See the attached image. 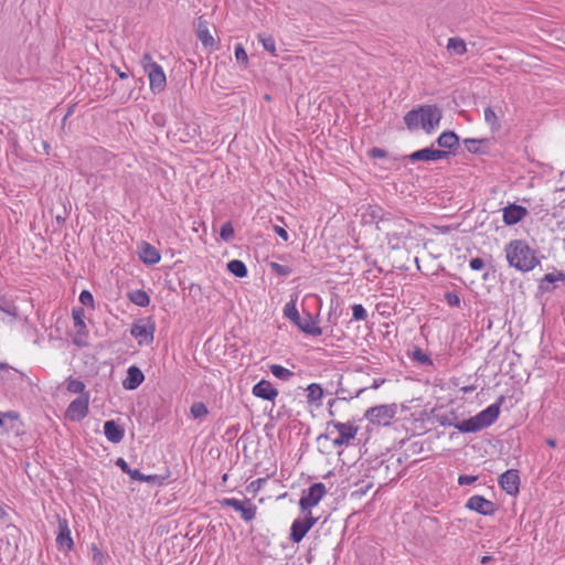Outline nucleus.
<instances>
[{"label": "nucleus", "instance_id": "46", "mask_svg": "<svg viewBox=\"0 0 565 565\" xmlns=\"http://www.w3.org/2000/svg\"><path fill=\"white\" fill-rule=\"evenodd\" d=\"M480 141L476 139H466L465 146L468 149L469 152L476 153L478 151V143Z\"/></svg>", "mask_w": 565, "mask_h": 565}, {"label": "nucleus", "instance_id": "33", "mask_svg": "<svg viewBox=\"0 0 565 565\" xmlns=\"http://www.w3.org/2000/svg\"><path fill=\"white\" fill-rule=\"evenodd\" d=\"M269 369L271 374L280 380H288L294 374L290 370L279 364H271Z\"/></svg>", "mask_w": 565, "mask_h": 565}, {"label": "nucleus", "instance_id": "40", "mask_svg": "<svg viewBox=\"0 0 565 565\" xmlns=\"http://www.w3.org/2000/svg\"><path fill=\"white\" fill-rule=\"evenodd\" d=\"M235 58L238 63H242L244 66L248 64V55L242 44L235 45Z\"/></svg>", "mask_w": 565, "mask_h": 565}, {"label": "nucleus", "instance_id": "34", "mask_svg": "<svg viewBox=\"0 0 565 565\" xmlns=\"http://www.w3.org/2000/svg\"><path fill=\"white\" fill-rule=\"evenodd\" d=\"M66 388L70 393H73V394H86L85 393V384L79 381V380H76V379H70L67 381V385H66Z\"/></svg>", "mask_w": 565, "mask_h": 565}, {"label": "nucleus", "instance_id": "52", "mask_svg": "<svg viewBox=\"0 0 565 565\" xmlns=\"http://www.w3.org/2000/svg\"><path fill=\"white\" fill-rule=\"evenodd\" d=\"M9 507L0 503V521H6L9 518Z\"/></svg>", "mask_w": 565, "mask_h": 565}, {"label": "nucleus", "instance_id": "5", "mask_svg": "<svg viewBox=\"0 0 565 565\" xmlns=\"http://www.w3.org/2000/svg\"><path fill=\"white\" fill-rule=\"evenodd\" d=\"M397 414L396 404H383L369 408L364 417L373 425L388 426Z\"/></svg>", "mask_w": 565, "mask_h": 565}, {"label": "nucleus", "instance_id": "25", "mask_svg": "<svg viewBox=\"0 0 565 565\" xmlns=\"http://www.w3.org/2000/svg\"><path fill=\"white\" fill-rule=\"evenodd\" d=\"M306 392L308 404L319 406L323 397V390L321 385L311 383L307 386Z\"/></svg>", "mask_w": 565, "mask_h": 565}, {"label": "nucleus", "instance_id": "29", "mask_svg": "<svg viewBox=\"0 0 565 565\" xmlns=\"http://www.w3.org/2000/svg\"><path fill=\"white\" fill-rule=\"evenodd\" d=\"M128 298L132 303H135L139 307H147L150 303L149 295L142 289H137V290L130 291L128 294Z\"/></svg>", "mask_w": 565, "mask_h": 565}, {"label": "nucleus", "instance_id": "54", "mask_svg": "<svg viewBox=\"0 0 565 565\" xmlns=\"http://www.w3.org/2000/svg\"><path fill=\"white\" fill-rule=\"evenodd\" d=\"M371 157L373 158H383L385 156V152L382 149L373 148L370 151Z\"/></svg>", "mask_w": 565, "mask_h": 565}, {"label": "nucleus", "instance_id": "57", "mask_svg": "<svg viewBox=\"0 0 565 565\" xmlns=\"http://www.w3.org/2000/svg\"><path fill=\"white\" fill-rule=\"evenodd\" d=\"M491 559H492V556H490V555H484V556H482V557H481L480 562H481V564H487V563H489Z\"/></svg>", "mask_w": 565, "mask_h": 565}, {"label": "nucleus", "instance_id": "12", "mask_svg": "<svg viewBox=\"0 0 565 565\" xmlns=\"http://www.w3.org/2000/svg\"><path fill=\"white\" fill-rule=\"evenodd\" d=\"M154 323L151 321H138L131 326L130 333L137 340L138 344H149L153 341Z\"/></svg>", "mask_w": 565, "mask_h": 565}, {"label": "nucleus", "instance_id": "4", "mask_svg": "<svg viewBox=\"0 0 565 565\" xmlns=\"http://www.w3.org/2000/svg\"><path fill=\"white\" fill-rule=\"evenodd\" d=\"M284 316L292 321L302 332L307 334L313 337H319L322 334L321 328L312 320L310 315H308L305 319L300 317L295 301H290L285 305Z\"/></svg>", "mask_w": 565, "mask_h": 565}, {"label": "nucleus", "instance_id": "27", "mask_svg": "<svg viewBox=\"0 0 565 565\" xmlns=\"http://www.w3.org/2000/svg\"><path fill=\"white\" fill-rule=\"evenodd\" d=\"M455 427L460 433H472V431L482 429L483 423L480 422V418H478V416H475L469 419L462 420L461 423L456 424Z\"/></svg>", "mask_w": 565, "mask_h": 565}, {"label": "nucleus", "instance_id": "16", "mask_svg": "<svg viewBox=\"0 0 565 565\" xmlns=\"http://www.w3.org/2000/svg\"><path fill=\"white\" fill-rule=\"evenodd\" d=\"M527 215V210L515 203H511L503 207L502 210V220L505 225H515L521 222Z\"/></svg>", "mask_w": 565, "mask_h": 565}, {"label": "nucleus", "instance_id": "18", "mask_svg": "<svg viewBox=\"0 0 565 565\" xmlns=\"http://www.w3.org/2000/svg\"><path fill=\"white\" fill-rule=\"evenodd\" d=\"M149 78L150 90L154 94H159L166 89L167 76L161 65L153 66V68L147 72Z\"/></svg>", "mask_w": 565, "mask_h": 565}, {"label": "nucleus", "instance_id": "35", "mask_svg": "<svg viewBox=\"0 0 565 565\" xmlns=\"http://www.w3.org/2000/svg\"><path fill=\"white\" fill-rule=\"evenodd\" d=\"M132 480L143 481V482H158L159 477L157 475H143L138 469H134L131 477Z\"/></svg>", "mask_w": 565, "mask_h": 565}, {"label": "nucleus", "instance_id": "31", "mask_svg": "<svg viewBox=\"0 0 565 565\" xmlns=\"http://www.w3.org/2000/svg\"><path fill=\"white\" fill-rule=\"evenodd\" d=\"M484 120L491 127L492 130H498L500 128L499 117L493 108H484Z\"/></svg>", "mask_w": 565, "mask_h": 565}, {"label": "nucleus", "instance_id": "36", "mask_svg": "<svg viewBox=\"0 0 565 565\" xmlns=\"http://www.w3.org/2000/svg\"><path fill=\"white\" fill-rule=\"evenodd\" d=\"M220 237L224 242H230V241L233 239V237H234V227H233L231 222H226V223H224L222 225L221 231H220Z\"/></svg>", "mask_w": 565, "mask_h": 565}, {"label": "nucleus", "instance_id": "50", "mask_svg": "<svg viewBox=\"0 0 565 565\" xmlns=\"http://www.w3.org/2000/svg\"><path fill=\"white\" fill-rule=\"evenodd\" d=\"M270 267L279 275H288L289 274V269L286 268L285 266L280 265V264H277V263H271L270 264Z\"/></svg>", "mask_w": 565, "mask_h": 565}, {"label": "nucleus", "instance_id": "43", "mask_svg": "<svg viewBox=\"0 0 565 565\" xmlns=\"http://www.w3.org/2000/svg\"><path fill=\"white\" fill-rule=\"evenodd\" d=\"M352 317L355 321H362L366 319L367 313L362 305L356 303L352 307Z\"/></svg>", "mask_w": 565, "mask_h": 565}, {"label": "nucleus", "instance_id": "41", "mask_svg": "<svg viewBox=\"0 0 565 565\" xmlns=\"http://www.w3.org/2000/svg\"><path fill=\"white\" fill-rule=\"evenodd\" d=\"M140 64L146 73L151 71L153 66H159V64L152 60V56L149 53H145L142 55Z\"/></svg>", "mask_w": 565, "mask_h": 565}, {"label": "nucleus", "instance_id": "24", "mask_svg": "<svg viewBox=\"0 0 565 565\" xmlns=\"http://www.w3.org/2000/svg\"><path fill=\"white\" fill-rule=\"evenodd\" d=\"M104 434L109 441L117 444L122 440L125 431L114 420H107L104 425Z\"/></svg>", "mask_w": 565, "mask_h": 565}, {"label": "nucleus", "instance_id": "45", "mask_svg": "<svg viewBox=\"0 0 565 565\" xmlns=\"http://www.w3.org/2000/svg\"><path fill=\"white\" fill-rule=\"evenodd\" d=\"M92 553H93V561L97 563L98 565H103L105 562V555L104 553L98 548L97 545H92Z\"/></svg>", "mask_w": 565, "mask_h": 565}, {"label": "nucleus", "instance_id": "58", "mask_svg": "<svg viewBox=\"0 0 565 565\" xmlns=\"http://www.w3.org/2000/svg\"><path fill=\"white\" fill-rule=\"evenodd\" d=\"M547 445L551 447V448H555L556 447V441L554 439H547Z\"/></svg>", "mask_w": 565, "mask_h": 565}, {"label": "nucleus", "instance_id": "56", "mask_svg": "<svg viewBox=\"0 0 565 565\" xmlns=\"http://www.w3.org/2000/svg\"><path fill=\"white\" fill-rule=\"evenodd\" d=\"M385 383V379H375L371 385V388L377 390L380 386H382Z\"/></svg>", "mask_w": 565, "mask_h": 565}, {"label": "nucleus", "instance_id": "7", "mask_svg": "<svg viewBox=\"0 0 565 565\" xmlns=\"http://www.w3.org/2000/svg\"><path fill=\"white\" fill-rule=\"evenodd\" d=\"M326 494L327 488L322 482L310 486L308 490L303 491L299 500L301 511L306 513L311 512V509L317 507Z\"/></svg>", "mask_w": 565, "mask_h": 565}, {"label": "nucleus", "instance_id": "53", "mask_svg": "<svg viewBox=\"0 0 565 565\" xmlns=\"http://www.w3.org/2000/svg\"><path fill=\"white\" fill-rule=\"evenodd\" d=\"M448 302L452 306H458L460 303V299L455 294L447 295Z\"/></svg>", "mask_w": 565, "mask_h": 565}, {"label": "nucleus", "instance_id": "17", "mask_svg": "<svg viewBox=\"0 0 565 565\" xmlns=\"http://www.w3.org/2000/svg\"><path fill=\"white\" fill-rule=\"evenodd\" d=\"M449 151L441 149L425 148L409 154L411 161H438L448 158Z\"/></svg>", "mask_w": 565, "mask_h": 565}, {"label": "nucleus", "instance_id": "22", "mask_svg": "<svg viewBox=\"0 0 565 565\" xmlns=\"http://www.w3.org/2000/svg\"><path fill=\"white\" fill-rule=\"evenodd\" d=\"M196 36L204 47H213L215 44L214 38L209 30V23L202 18H199L198 21Z\"/></svg>", "mask_w": 565, "mask_h": 565}, {"label": "nucleus", "instance_id": "37", "mask_svg": "<svg viewBox=\"0 0 565 565\" xmlns=\"http://www.w3.org/2000/svg\"><path fill=\"white\" fill-rule=\"evenodd\" d=\"M190 412L194 418L204 417L209 413L207 407L201 402L192 404Z\"/></svg>", "mask_w": 565, "mask_h": 565}, {"label": "nucleus", "instance_id": "60", "mask_svg": "<svg viewBox=\"0 0 565 565\" xmlns=\"http://www.w3.org/2000/svg\"><path fill=\"white\" fill-rule=\"evenodd\" d=\"M3 426V417L0 415V427Z\"/></svg>", "mask_w": 565, "mask_h": 565}, {"label": "nucleus", "instance_id": "55", "mask_svg": "<svg viewBox=\"0 0 565 565\" xmlns=\"http://www.w3.org/2000/svg\"><path fill=\"white\" fill-rule=\"evenodd\" d=\"M111 68L117 73L120 79H126L129 77L127 72L120 71L116 65H111Z\"/></svg>", "mask_w": 565, "mask_h": 565}, {"label": "nucleus", "instance_id": "26", "mask_svg": "<svg viewBox=\"0 0 565 565\" xmlns=\"http://www.w3.org/2000/svg\"><path fill=\"white\" fill-rule=\"evenodd\" d=\"M437 143L440 148L444 149H455L459 146V138L452 131H444L438 138Z\"/></svg>", "mask_w": 565, "mask_h": 565}, {"label": "nucleus", "instance_id": "20", "mask_svg": "<svg viewBox=\"0 0 565 565\" xmlns=\"http://www.w3.org/2000/svg\"><path fill=\"white\" fill-rule=\"evenodd\" d=\"M252 393L254 396L269 402H274L278 396V390L267 380H260L255 384Z\"/></svg>", "mask_w": 565, "mask_h": 565}, {"label": "nucleus", "instance_id": "9", "mask_svg": "<svg viewBox=\"0 0 565 565\" xmlns=\"http://www.w3.org/2000/svg\"><path fill=\"white\" fill-rule=\"evenodd\" d=\"M316 523L317 518L312 516L311 512L306 513L303 519L294 520L290 526L289 540L292 543H300Z\"/></svg>", "mask_w": 565, "mask_h": 565}, {"label": "nucleus", "instance_id": "38", "mask_svg": "<svg viewBox=\"0 0 565 565\" xmlns=\"http://www.w3.org/2000/svg\"><path fill=\"white\" fill-rule=\"evenodd\" d=\"M413 359L422 364L431 365L433 361L430 356L422 349H415L413 351Z\"/></svg>", "mask_w": 565, "mask_h": 565}, {"label": "nucleus", "instance_id": "64", "mask_svg": "<svg viewBox=\"0 0 565 565\" xmlns=\"http://www.w3.org/2000/svg\"><path fill=\"white\" fill-rule=\"evenodd\" d=\"M278 220H279L281 223H284V217H281V216H280V217H278Z\"/></svg>", "mask_w": 565, "mask_h": 565}, {"label": "nucleus", "instance_id": "47", "mask_svg": "<svg viewBox=\"0 0 565 565\" xmlns=\"http://www.w3.org/2000/svg\"><path fill=\"white\" fill-rule=\"evenodd\" d=\"M469 266L472 270H480L484 267V263L480 257H475L470 260Z\"/></svg>", "mask_w": 565, "mask_h": 565}, {"label": "nucleus", "instance_id": "49", "mask_svg": "<svg viewBox=\"0 0 565 565\" xmlns=\"http://www.w3.org/2000/svg\"><path fill=\"white\" fill-rule=\"evenodd\" d=\"M274 232L284 241V242H288L289 241V235L287 233V231L279 226V225H275L274 226Z\"/></svg>", "mask_w": 565, "mask_h": 565}, {"label": "nucleus", "instance_id": "63", "mask_svg": "<svg viewBox=\"0 0 565 565\" xmlns=\"http://www.w3.org/2000/svg\"><path fill=\"white\" fill-rule=\"evenodd\" d=\"M226 480H227V476H226V475H224V476H223V481H226Z\"/></svg>", "mask_w": 565, "mask_h": 565}, {"label": "nucleus", "instance_id": "21", "mask_svg": "<svg viewBox=\"0 0 565 565\" xmlns=\"http://www.w3.org/2000/svg\"><path fill=\"white\" fill-rule=\"evenodd\" d=\"M145 375L138 366L131 365L127 370V376L122 381V386L126 390L132 391L141 385Z\"/></svg>", "mask_w": 565, "mask_h": 565}, {"label": "nucleus", "instance_id": "32", "mask_svg": "<svg viewBox=\"0 0 565 565\" xmlns=\"http://www.w3.org/2000/svg\"><path fill=\"white\" fill-rule=\"evenodd\" d=\"M259 42L263 44L264 50L271 53L274 56L277 55L276 53V42L275 39L270 35L259 34L258 35Z\"/></svg>", "mask_w": 565, "mask_h": 565}, {"label": "nucleus", "instance_id": "19", "mask_svg": "<svg viewBox=\"0 0 565 565\" xmlns=\"http://www.w3.org/2000/svg\"><path fill=\"white\" fill-rule=\"evenodd\" d=\"M138 256L146 265H156L161 260L160 252L148 242H141L138 245Z\"/></svg>", "mask_w": 565, "mask_h": 565}, {"label": "nucleus", "instance_id": "1", "mask_svg": "<svg viewBox=\"0 0 565 565\" xmlns=\"http://www.w3.org/2000/svg\"><path fill=\"white\" fill-rule=\"evenodd\" d=\"M370 221H376V228L384 233L387 246L392 250H401L407 247L409 241L414 238L416 225L408 218L382 214L381 209L367 206Z\"/></svg>", "mask_w": 565, "mask_h": 565}, {"label": "nucleus", "instance_id": "39", "mask_svg": "<svg viewBox=\"0 0 565 565\" xmlns=\"http://www.w3.org/2000/svg\"><path fill=\"white\" fill-rule=\"evenodd\" d=\"M267 478H258L256 480H253L246 488V490L250 493H258L263 487L266 484Z\"/></svg>", "mask_w": 565, "mask_h": 565}, {"label": "nucleus", "instance_id": "14", "mask_svg": "<svg viewBox=\"0 0 565 565\" xmlns=\"http://www.w3.org/2000/svg\"><path fill=\"white\" fill-rule=\"evenodd\" d=\"M466 508L481 515H493L497 511L494 502L479 494L470 497L466 503Z\"/></svg>", "mask_w": 565, "mask_h": 565}, {"label": "nucleus", "instance_id": "10", "mask_svg": "<svg viewBox=\"0 0 565 565\" xmlns=\"http://www.w3.org/2000/svg\"><path fill=\"white\" fill-rule=\"evenodd\" d=\"M329 426H332L338 433V436L333 439V445L338 447L348 445L352 439L355 438L359 431V427L351 422H330Z\"/></svg>", "mask_w": 565, "mask_h": 565}, {"label": "nucleus", "instance_id": "23", "mask_svg": "<svg viewBox=\"0 0 565 565\" xmlns=\"http://www.w3.org/2000/svg\"><path fill=\"white\" fill-rule=\"evenodd\" d=\"M446 50L451 56H462L467 53L468 47L462 38L452 36L448 39Z\"/></svg>", "mask_w": 565, "mask_h": 565}, {"label": "nucleus", "instance_id": "61", "mask_svg": "<svg viewBox=\"0 0 565 565\" xmlns=\"http://www.w3.org/2000/svg\"><path fill=\"white\" fill-rule=\"evenodd\" d=\"M287 495V493H282L281 495L278 497V499H282Z\"/></svg>", "mask_w": 565, "mask_h": 565}, {"label": "nucleus", "instance_id": "48", "mask_svg": "<svg viewBox=\"0 0 565 565\" xmlns=\"http://www.w3.org/2000/svg\"><path fill=\"white\" fill-rule=\"evenodd\" d=\"M116 465L125 472L127 473L129 477H131V473L134 471V469H130L128 463L122 459V458H118L117 461H116Z\"/></svg>", "mask_w": 565, "mask_h": 565}, {"label": "nucleus", "instance_id": "42", "mask_svg": "<svg viewBox=\"0 0 565 565\" xmlns=\"http://www.w3.org/2000/svg\"><path fill=\"white\" fill-rule=\"evenodd\" d=\"M564 280H565V274L564 273H562V271H553V273L546 274L543 277L542 282L553 284V282L564 281Z\"/></svg>", "mask_w": 565, "mask_h": 565}, {"label": "nucleus", "instance_id": "62", "mask_svg": "<svg viewBox=\"0 0 565 565\" xmlns=\"http://www.w3.org/2000/svg\"><path fill=\"white\" fill-rule=\"evenodd\" d=\"M563 249L565 252V237L563 238Z\"/></svg>", "mask_w": 565, "mask_h": 565}, {"label": "nucleus", "instance_id": "51", "mask_svg": "<svg viewBox=\"0 0 565 565\" xmlns=\"http://www.w3.org/2000/svg\"><path fill=\"white\" fill-rule=\"evenodd\" d=\"M476 479H477L476 477H470V476H460V477L458 478V483H459V484H461V486H463V484H470V483L475 482V481H476Z\"/></svg>", "mask_w": 565, "mask_h": 565}, {"label": "nucleus", "instance_id": "44", "mask_svg": "<svg viewBox=\"0 0 565 565\" xmlns=\"http://www.w3.org/2000/svg\"><path fill=\"white\" fill-rule=\"evenodd\" d=\"M79 301L82 305L90 307L92 309H94V307H95L94 297H93L92 292L88 290H83L79 294Z\"/></svg>", "mask_w": 565, "mask_h": 565}, {"label": "nucleus", "instance_id": "8", "mask_svg": "<svg viewBox=\"0 0 565 565\" xmlns=\"http://www.w3.org/2000/svg\"><path fill=\"white\" fill-rule=\"evenodd\" d=\"M220 503L223 507H230L236 512H239L242 520L245 522L253 521L257 515V507L250 499L238 500L235 498H224Z\"/></svg>", "mask_w": 565, "mask_h": 565}, {"label": "nucleus", "instance_id": "6", "mask_svg": "<svg viewBox=\"0 0 565 565\" xmlns=\"http://www.w3.org/2000/svg\"><path fill=\"white\" fill-rule=\"evenodd\" d=\"M72 319H73V333L72 340L73 343L77 347H86L88 344V328L86 326L85 311L82 307H74L72 309Z\"/></svg>", "mask_w": 565, "mask_h": 565}, {"label": "nucleus", "instance_id": "2", "mask_svg": "<svg viewBox=\"0 0 565 565\" xmlns=\"http://www.w3.org/2000/svg\"><path fill=\"white\" fill-rule=\"evenodd\" d=\"M443 118L441 109L436 105H419L404 116V122L408 130L422 129L427 135L437 130Z\"/></svg>", "mask_w": 565, "mask_h": 565}, {"label": "nucleus", "instance_id": "30", "mask_svg": "<svg viewBox=\"0 0 565 565\" xmlns=\"http://www.w3.org/2000/svg\"><path fill=\"white\" fill-rule=\"evenodd\" d=\"M227 269L235 277L243 278V277L247 276L246 265L242 260L233 259V260L228 262Z\"/></svg>", "mask_w": 565, "mask_h": 565}, {"label": "nucleus", "instance_id": "15", "mask_svg": "<svg viewBox=\"0 0 565 565\" xmlns=\"http://www.w3.org/2000/svg\"><path fill=\"white\" fill-rule=\"evenodd\" d=\"M499 486L510 495H516L520 491V476L516 469H510L499 477Z\"/></svg>", "mask_w": 565, "mask_h": 565}, {"label": "nucleus", "instance_id": "3", "mask_svg": "<svg viewBox=\"0 0 565 565\" xmlns=\"http://www.w3.org/2000/svg\"><path fill=\"white\" fill-rule=\"evenodd\" d=\"M504 253L509 265L523 273L533 270L540 264L536 252L523 239L511 241Z\"/></svg>", "mask_w": 565, "mask_h": 565}, {"label": "nucleus", "instance_id": "11", "mask_svg": "<svg viewBox=\"0 0 565 565\" xmlns=\"http://www.w3.org/2000/svg\"><path fill=\"white\" fill-rule=\"evenodd\" d=\"M89 395L82 394L74 399L67 407L65 416L72 422H78L88 414Z\"/></svg>", "mask_w": 565, "mask_h": 565}, {"label": "nucleus", "instance_id": "13", "mask_svg": "<svg viewBox=\"0 0 565 565\" xmlns=\"http://www.w3.org/2000/svg\"><path fill=\"white\" fill-rule=\"evenodd\" d=\"M58 532L56 535L57 548L67 553L73 550L74 541L71 535L68 522L65 518L57 515Z\"/></svg>", "mask_w": 565, "mask_h": 565}, {"label": "nucleus", "instance_id": "59", "mask_svg": "<svg viewBox=\"0 0 565 565\" xmlns=\"http://www.w3.org/2000/svg\"><path fill=\"white\" fill-rule=\"evenodd\" d=\"M463 392H470V391H473L475 387L473 386H465L461 388Z\"/></svg>", "mask_w": 565, "mask_h": 565}, {"label": "nucleus", "instance_id": "28", "mask_svg": "<svg viewBox=\"0 0 565 565\" xmlns=\"http://www.w3.org/2000/svg\"><path fill=\"white\" fill-rule=\"evenodd\" d=\"M499 413L500 408L498 405H490L477 416L480 418V422L483 423V427H487L497 420Z\"/></svg>", "mask_w": 565, "mask_h": 565}]
</instances>
